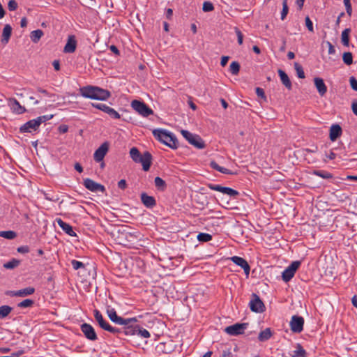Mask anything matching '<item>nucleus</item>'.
<instances>
[{
	"label": "nucleus",
	"mask_w": 357,
	"mask_h": 357,
	"mask_svg": "<svg viewBox=\"0 0 357 357\" xmlns=\"http://www.w3.org/2000/svg\"><path fill=\"white\" fill-rule=\"evenodd\" d=\"M301 261H293L284 271L282 272V278L284 282H289L294 276L296 270L299 268Z\"/></svg>",
	"instance_id": "obj_8"
},
{
	"label": "nucleus",
	"mask_w": 357,
	"mask_h": 357,
	"mask_svg": "<svg viewBox=\"0 0 357 357\" xmlns=\"http://www.w3.org/2000/svg\"><path fill=\"white\" fill-rule=\"evenodd\" d=\"M13 310V307L9 305H2L0 307V319L6 317Z\"/></svg>",
	"instance_id": "obj_35"
},
{
	"label": "nucleus",
	"mask_w": 357,
	"mask_h": 357,
	"mask_svg": "<svg viewBox=\"0 0 357 357\" xmlns=\"http://www.w3.org/2000/svg\"><path fill=\"white\" fill-rule=\"evenodd\" d=\"M153 135L158 141L173 149L178 146V142L176 136L170 132L163 129H155Z\"/></svg>",
	"instance_id": "obj_2"
},
{
	"label": "nucleus",
	"mask_w": 357,
	"mask_h": 357,
	"mask_svg": "<svg viewBox=\"0 0 357 357\" xmlns=\"http://www.w3.org/2000/svg\"><path fill=\"white\" fill-rule=\"evenodd\" d=\"M16 236V232L11 230L0 231V237L5 238L6 239L12 240L14 239Z\"/></svg>",
	"instance_id": "obj_36"
},
{
	"label": "nucleus",
	"mask_w": 357,
	"mask_h": 357,
	"mask_svg": "<svg viewBox=\"0 0 357 357\" xmlns=\"http://www.w3.org/2000/svg\"><path fill=\"white\" fill-rule=\"evenodd\" d=\"M132 108L144 117H148L153 114V111L144 102L134 100L131 102Z\"/></svg>",
	"instance_id": "obj_5"
},
{
	"label": "nucleus",
	"mask_w": 357,
	"mask_h": 357,
	"mask_svg": "<svg viewBox=\"0 0 357 357\" xmlns=\"http://www.w3.org/2000/svg\"><path fill=\"white\" fill-rule=\"evenodd\" d=\"M343 61L345 64L350 66L353 63V56L349 52H344L342 56Z\"/></svg>",
	"instance_id": "obj_40"
},
{
	"label": "nucleus",
	"mask_w": 357,
	"mask_h": 357,
	"mask_svg": "<svg viewBox=\"0 0 357 357\" xmlns=\"http://www.w3.org/2000/svg\"><path fill=\"white\" fill-rule=\"evenodd\" d=\"M93 313L95 319L98 322L100 327L103 330L110 332L113 334H118L121 332L120 328L112 326L107 321H105L99 310H94Z\"/></svg>",
	"instance_id": "obj_3"
},
{
	"label": "nucleus",
	"mask_w": 357,
	"mask_h": 357,
	"mask_svg": "<svg viewBox=\"0 0 357 357\" xmlns=\"http://www.w3.org/2000/svg\"><path fill=\"white\" fill-rule=\"evenodd\" d=\"M40 126L36 119H32L22 125L20 130L21 132H32L38 130Z\"/></svg>",
	"instance_id": "obj_18"
},
{
	"label": "nucleus",
	"mask_w": 357,
	"mask_h": 357,
	"mask_svg": "<svg viewBox=\"0 0 357 357\" xmlns=\"http://www.w3.org/2000/svg\"><path fill=\"white\" fill-rule=\"evenodd\" d=\"M92 106L107 114L112 119H119L121 115L113 108L102 103H92Z\"/></svg>",
	"instance_id": "obj_12"
},
{
	"label": "nucleus",
	"mask_w": 357,
	"mask_h": 357,
	"mask_svg": "<svg viewBox=\"0 0 357 357\" xmlns=\"http://www.w3.org/2000/svg\"><path fill=\"white\" fill-rule=\"evenodd\" d=\"M229 60V56H224L221 58V61H220V64L222 66H226V64L227 63V61Z\"/></svg>",
	"instance_id": "obj_63"
},
{
	"label": "nucleus",
	"mask_w": 357,
	"mask_h": 357,
	"mask_svg": "<svg viewBox=\"0 0 357 357\" xmlns=\"http://www.w3.org/2000/svg\"><path fill=\"white\" fill-rule=\"evenodd\" d=\"M312 174L325 179H329L333 177L331 173L324 170H314Z\"/></svg>",
	"instance_id": "obj_34"
},
{
	"label": "nucleus",
	"mask_w": 357,
	"mask_h": 357,
	"mask_svg": "<svg viewBox=\"0 0 357 357\" xmlns=\"http://www.w3.org/2000/svg\"><path fill=\"white\" fill-rule=\"evenodd\" d=\"M290 328L292 332L299 333L303 330L304 319L298 315H294L289 323Z\"/></svg>",
	"instance_id": "obj_10"
},
{
	"label": "nucleus",
	"mask_w": 357,
	"mask_h": 357,
	"mask_svg": "<svg viewBox=\"0 0 357 357\" xmlns=\"http://www.w3.org/2000/svg\"><path fill=\"white\" fill-rule=\"evenodd\" d=\"M121 332L119 333H124L126 335H134L137 334V326H125L123 329H120Z\"/></svg>",
	"instance_id": "obj_33"
},
{
	"label": "nucleus",
	"mask_w": 357,
	"mask_h": 357,
	"mask_svg": "<svg viewBox=\"0 0 357 357\" xmlns=\"http://www.w3.org/2000/svg\"><path fill=\"white\" fill-rule=\"evenodd\" d=\"M52 118H53L52 114L43 115V116H38L37 119H36V120L38 121L39 126H40V124L42 123L49 121V120L52 119Z\"/></svg>",
	"instance_id": "obj_48"
},
{
	"label": "nucleus",
	"mask_w": 357,
	"mask_h": 357,
	"mask_svg": "<svg viewBox=\"0 0 357 357\" xmlns=\"http://www.w3.org/2000/svg\"><path fill=\"white\" fill-rule=\"evenodd\" d=\"M80 329L87 340L90 341H96L98 340L95 329L91 324L84 323L80 326Z\"/></svg>",
	"instance_id": "obj_11"
},
{
	"label": "nucleus",
	"mask_w": 357,
	"mask_h": 357,
	"mask_svg": "<svg viewBox=\"0 0 357 357\" xmlns=\"http://www.w3.org/2000/svg\"><path fill=\"white\" fill-rule=\"evenodd\" d=\"M43 36V31L40 29L34 30L31 32L30 38L32 42L38 43Z\"/></svg>",
	"instance_id": "obj_32"
},
{
	"label": "nucleus",
	"mask_w": 357,
	"mask_h": 357,
	"mask_svg": "<svg viewBox=\"0 0 357 357\" xmlns=\"http://www.w3.org/2000/svg\"><path fill=\"white\" fill-rule=\"evenodd\" d=\"M207 186L212 190L220 192L225 195H227L231 197H236L239 195V192L229 187H224L220 185L208 183Z\"/></svg>",
	"instance_id": "obj_9"
},
{
	"label": "nucleus",
	"mask_w": 357,
	"mask_h": 357,
	"mask_svg": "<svg viewBox=\"0 0 357 357\" xmlns=\"http://www.w3.org/2000/svg\"><path fill=\"white\" fill-rule=\"evenodd\" d=\"M349 82L351 89L354 91H357V79L354 77H351L349 78Z\"/></svg>",
	"instance_id": "obj_54"
},
{
	"label": "nucleus",
	"mask_w": 357,
	"mask_h": 357,
	"mask_svg": "<svg viewBox=\"0 0 357 357\" xmlns=\"http://www.w3.org/2000/svg\"><path fill=\"white\" fill-rule=\"evenodd\" d=\"M314 85L321 96H324L327 92V87L323 80L320 77H315L314 79Z\"/></svg>",
	"instance_id": "obj_25"
},
{
	"label": "nucleus",
	"mask_w": 357,
	"mask_h": 357,
	"mask_svg": "<svg viewBox=\"0 0 357 357\" xmlns=\"http://www.w3.org/2000/svg\"><path fill=\"white\" fill-rule=\"evenodd\" d=\"M249 306L251 311L256 313L264 312L266 309L265 305L259 296L255 293L252 294V298L250 301Z\"/></svg>",
	"instance_id": "obj_6"
},
{
	"label": "nucleus",
	"mask_w": 357,
	"mask_h": 357,
	"mask_svg": "<svg viewBox=\"0 0 357 357\" xmlns=\"http://www.w3.org/2000/svg\"><path fill=\"white\" fill-rule=\"evenodd\" d=\"M229 70L232 75H238L240 70V64L237 61L231 62L229 66Z\"/></svg>",
	"instance_id": "obj_39"
},
{
	"label": "nucleus",
	"mask_w": 357,
	"mask_h": 357,
	"mask_svg": "<svg viewBox=\"0 0 357 357\" xmlns=\"http://www.w3.org/2000/svg\"><path fill=\"white\" fill-rule=\"evenodd\" d=\"M255 91H256V94L258 97H260L264 101L267 100L266 96L265 95V92L262 88L257 87Z\"/></svg>",
	"instance_id": "obj_49"
},
{
	"label": "nucleus",
	"mask_w": 357,
	"mask_h": 357,
	"mask_svg": "<svg viewBox=\"0 0 357 357\" xmlns=\"http://www.w3.org/2000/svg\"><path fill=\"white\" fill-rule=\"evenodd\" d=\"M294 68L296 71L297 76L299 78H301V79L305 78V73H304L303 68L298 63H297V62L294 63Z\"/></svg>",
	"instance_id": "obj_41"
},
{
	"label": "nucleus",
	"mask_w": 357,
	"mask_h": 357,
	"mask_svg": "<svg viewBox=\"0 0 357 357\" xmlns=\"http://www.w3.org/2000/svg\"><path fill=\"white\" fill-rule=\"evenodd\" d=\"M17 250L19 253L26 254V253L29 252V248L28 245H22V246L18 247Z\"/></svg>",
	"instance_id": "obj_56"
},
{
	"label": "nucleus",
	"mask_w": 357,
	"mask_h": 357,
	"mask_svg": "<svg viewBox=\"0 0 357 357\" xmlns=\"http://www.w3.org/2000/svg\"><path fill=\"white\" fill-rule=\"evenodd\" d=\"M123 323L122 325L123 326H133V324H135L138 321V319L137 317H132V318H128V319H123Z\"/></svg>",
	"instance_id": "obj_46"
},
{
	"label": "nucleus",
	"mask_w": 357,
	"mask_h": 357,
	"mask_svg": "<svg viewBox=\"0 0 357 357\" xmlns=\"http://www.w3.org/2000/svg\"><path fill=\"white\" fill-rule=\"evenodd\" d=\"M83 184L86 189L93 192H104L105 191V188L104 185L95 182L91 178H87L84 179Z\"/></svg>",
	"instance_id": "obj_13"
},
{
	"label": "nucleus",
	"mask_w": 357,
	"mask_h": 357,
	"mask_svg": "<svg viewBox=\"0 0 357 357\" xmlns=\"http://www.w3.org/2000/svg\"><path fill=\"white\" fill-rule=\"evenodd\" d=\"M210 167L218 172H220V169H221L222 167H220L216 162L211 161L210 162Z\"/></svg>",
	"instance_id": "obj_60"
},
{
	"label": "nucleus",
	"mask_w": 357,
	"mask_h": 357,
	"mask_svg": "<svg viewBox=\"0 0 357 357\" xmlns=\"http://www.w3.org/2000/svg\"><path fill=\"white\" fill-rule=\"evenodd\" d=\"M289 13L287 0H282V10L281 12V20H284Z\"/></svg>",
	"instance_id": "obj_42"
},
{
	"label": "nucleus",
	"mask_w": 357,
	"mask_h": 357,
	"mask_svg": "<svg viewBox=\"0 0 357 357\" xmlns=\"http://www.w3.org/2000/svg\"><path fill=\"white\" fill-rule=\"evenodd\" d=\"M235 32H236L237 38H238V44L239 45H242L243 39V33H241V31L238 28H235Z\"/></svg>",
	"instance_id": "obj_55"
},
{
	"label": "nucleus",
	"mask_w": 357,
	"mask_h": 357,
	"mask_svg": "<svg viewBox=\"0 0 357 357\" xmlns=\"http://www.w3.org/2000/svg\"><path fill=\"white\" fill-rule=\"evenodd\" d=\"M220 172L225 174H234V173L231 171L222 167H221V169H220Z\"/></svg>",
	"instance_id": "obj_62"
},
{
	"label": "nucleus",
	"mask_w": 357,
	"mask_h": 357,
	"mask_svg": "<svg viewBox=\"0 0 357 357\" xmlns=\"http://www.w3.org/2000/svg\"><path fill=\"white\" fill-rule=\"evenodd\" d=\"M34 292L35 288L32 287H28L18 291H8L6 292V294L10 296L25 297L33 294Z\"/></svg>",
	"instance_id": "obj_16"
},
{
	"label": "nucleus",
	"mask_w": 357,
	"mask_h": 357,
	"mask_svg": "<svg viewBox=\"0 0 357 357\" xmlns=\"http://www.w3.org/2000/svg\"><path fill=\"white\" fill-rule=\"evenodd\" d=\"M350 32H351V29H349V28L345 29L342 32L341 40H342V44L346 47H348L349 45V33H350Z\"/></svg>",
	"instance_id": "obj_31"
},
{
	"label": "nucleus",
	"mask_w": 357,
	"mask_h": 357,
	"mask_svg": "<svg viewBox=\"0 0 357 357\" xmlns=\"http://www.w3.org/2000/svg\"><path fill=\"white\" fill-rule=\"evenodd\" d=\"M34 304V301L32 299H25L17 304V306L21 308L30 307Z\"/></svg>",
	"instance_id": "obj_43"
},
{
	"label": "nucleus",
	"mask_w": 357,
	"mask_h": 357,
	"mask_svg": "<svg viewBox=\"0 0 357 357\" xmlns=\"http://www.w3.org/2000/svg\"><path fill=\"white\" fill-rule=\"evenodd\" d=\"M152 160V155L149 151H145L135 162L142 165L143 170L147 172L149 170Z\"/></svg>",
	"instance_id": "obj_15"
},
{
	"label": "nucleus",
	"mask_w": 357,
	"mask_h": 357,
	"mask_svg": "<svg viewBox=\"0 0 357 357\" xmlns=\"http://www.w3.org/2000/svg\"><path fill=\"white\" fill-rule=\"evenodd\" d=\"M342 133V128L338 124H333L330 128L329 137L332 142H335Z\"/></svg>",
	"instance_id": "obj_21"
},
{
	"label": "nucleus",
	"mask_w": 357,
	"mask_h": 357,
	"mask_svg": "<svg viewBox=\"0 0 357 357\" xmlns=\"http://www.w3.org/2000/svg\"><path fill=\"white\" fill-rule=\"evenodd\" d=\"M71 264H72L73 268L75 270H78L79 268H84V264L82 262L75 260V259L71 261Z\"/></svg>",
	"instance_id": "obj_50"
},
{
	"label": "nucleus",
	"mask_w": 357,
	"mask_h": 357,
	"mask_svg": "<svg viewBox=\"0 0 357 357\" xmlns=\"http://www.w3.org/2000/svg\"><path fill=\"white\" fill-rule=\"evenodd\" d=\"M326 45L328 47V54H335V49L334 46L332 45V43L329 41H327Z\"/></svg>",
	"instance_id": "obj_59"
},
{
	"label": "nucleus",
	"mask_w": 357,
	"mask_h": 357,
	"mask_svg": "<svg viewBox=\"0 0 357 357\" xmlns=\"http://www.w3.org/2000/svg\"><path fill=\"white\" fill-rule=\"evenodd\" d=\"M109 150V143L105 142L102 143L93 154L94 160L97 162H101Z\"/></svg>",
	"instance_id": "obj_14"
},
{
	"label": "nucleus",
	"mask_w": 357,
	"mask_h": 357,
	"mask_svg": "<svg viewBox=\"0 0 357 357\" xmlns=\"http://www.w3.org/2000/svg\"><path fill=\"white\" fill-rule=\"evenodd\" d=\"M181 132L183 137L195 147L199 149H204L205 147L204 142L199 135H194L185 130H182Z\"/></svg>",
	"instance_id": "obj_4"
},
{
	"label": "nucleus",
	"mask_w": 357,
	"mask_h": 357,
	"mask_svg": "<svg viewBox=\"0 0 357 357\" xmlns=\"http://www.w3.org/2000/svg\"><path fill=\"white\" fill-rule=\"evenodd\" d=\"M248 323H236L225 328V333L230 335H238L244 333Z\"/></svg>",
	"instance_id": "obj_7"
},
{
	"label": "nucleus",
	"mask_w": 357,
	"mask_h": 357,
	"mask_svg": "<svg viewBox=\"0 0 357 357\" xmlns=\"http://www.w3.org/2000/svg\"><path fill=\"white\" fill-rule=\"evenodd\" d=\"M305 25H306L307 29L309 30V31L313 32L314 31L313 23L308 16H307L305 17Z\"/></svg>",
	"instance_id": "obj_52"
},
{
	"label": "nucleus",
	"mask_w": 357,
	"mask_h": 357,
	"mask_svg": "<svg viewBox=\"0 0 357 357\" xmlns=\"http://www.w3.org/2000/svg\"><path fill=\"white\" fill-rule=\"evenodd\" d=\"M297 349L294 351L292 357H306V352L300 344L296 345Z\"/></svg>",
	"instance_id": "obj_37"
},
{
	"label": "nucleus",
	"mask_w": 357,
	"mask_h": 357,
	"mask_svg": "<svg viewBox=\"0 0 357 357\" xmlns=\"http://www.w3.org/2000/svg\"><path fill=\"white\" fill-rule=\"evenodd\" d=\"M8 8L10 11L15 10L17 8V3L15 0H10L8 3Z\"/></svg>",
	"instance_id": "obj_53"
},
{
	"label": "nucleus",
	"mask_w": 357,
	"mask_h": 357,
	"mask_svg": "<svg viewBox=\"0 0 357 357\" xmlns=\"http://www.w3.org/2000/svg\"><path fill=\"white\" fill-rule=\"evenodd\" d=\"M107 314L109 319L116 324L122 325L123 317L117 315L116 310L114 308L108 307L107 309Z\"/></svg>",
	"instance_id": "obj_22"
},
{
	"label": "nucleus",
	"mask_w": 357,
	"mask_h": 357,
	"mask_svg": "<svg viewBox=\"0 0 357 357\" xmlns=\"http://www.w3.org/2000/svg\"><path fill=\"white\" fill-rule=\"evenodd\" d=\"M344 3L346 7L347 13L349 16H351L352 13V8L350 0H344Z\"/></svg>",
	"instance_id": "obj_51"
},
{
	"label": "nucleus",
	"mask_w": 357,
	"mask_h": 357,
	"mask_svg": "<svg viewBox=\"0 0 357 357\" xmlns=\"http://www.w3.org/2000/svg\"><path fill=\"white\" fill-rule=\"evenodd\" d=\"M20 264H21L20 260L15 259V258H13L9 261L3 264V266L6 269L12 270V269H14V268H17V266H19Z\"/></svg>",
	"instance_id": "obj_30"
},
{
	"label": "nucleus",
	"mask_w": 357,
	"mask_h": 357,
	"mask_svg": "<svg viewBox=\"0 0 357 357\" xmlns=\"http://www.w3.org/2000/svg\"><path fill=\"white\" fill-rule=\"evenodd\" d=\"M197 239L200 242H208L212 239V236L206 233H199L197 235Z\"/></svg>",
	"instance_id": "obj_44"
},
{
	"label": "nucleus",
	"mask_w": 357,
	"mask_h": 357,
	"mask_svg": "<svg viewBox=\"0 0 357 357\" xmlns=\"http://www.w3.org/2000/svg\"><path fill=\"white\" fill-rule=\"evenodd\" d=\"M351 108L354 114L357 116V102L352 103Z\"/></svg>",
	"instance_id": "obj_64"
},
{
	"label": "nucleus",
	"mask_w": 357,
	"mask_h": 357,
	"mask_svg": "<svg viewBox=\"0 0 357 357\" xmlns=\"http://www.w3.org/2000/svg\"><path fill=\"white\" fill-rule=\"evenodd\" d=\"M142 204L149 208H152L156 205L155 199L153 196L148 195L146 192L141 194Z\"/></svg>",
	"instance_id": "obj_20"
},
{
	"label": "nucleus",
	"mask_w": 357,
	"mask_h": 357,
	"mask_svg": "<svg viewBox=\"0 0 357 357\" xmlns=\"http://www.w3.org/2000/svg\"><path fill=\"white\" fill-rule=\"evenodd\" d=\"M77 46V41L74 36H70L68 41L64 47L63 52L66 53H73L75 51Z\"/></svg>",
	"instance_id": "obj_24"
},
{
	"label": "nucleus",
	"mask_w": 357,
	"mask_h": 357,
	"mask_svg": "<svg viewBox=\"0 0 357 357\" xmlns=\"http://www.w3.org/2000/svg\"><path fill=\"white\" fill-rule=\"evenodd\" d=\"M12 34V27L10 24H6L3 29L1 36V43L4 45L7 44Z\"/></svg>",
	"instance_id": "obj_26"
},
{
	"label": "nucleus",
	"mask_w": 357,
	"mask_h": 357,
	"mask_svg": "<svg viewBox=\"0 0 357 357\" xmlns=\"http://www.w3.org/2000/svg\"><path fill=\"white\" fill-rule=\"evenodd\" d=\"M8 106L13 113L21 114L25 112L26 109L22 106L15 98H10L8 100Z\"/></svg>",
	"instance_id": "obj_19"
},
{
	"label": "nucleus",
	"mask_w": 357,
	"mask_h": 357,
	"mask_svg": "<svg viewBox=\"0 0 357 357\" xmlns=\"http://www.w3.org/2000/svg\"><path fill=\"white\" fill-rule=\"evenodd\" d=\"M220 357H233V353L231 349H227L223 350Z\"/></svg>",
	"instance_id": "obj_57"
},
{
	"label": "nucleus",
	"mask_w": 357,
	"mask_h": 357,
	"mask_svg": "<svg viewBox=\"0 0 357 357\" xmlns=\"http://www.w3.org/2000/svg\"><path fill=\"white\" fill-rule=\"evenodd\" d=\"M130 155L134 162H136L142 155L141 153L136 147H132L130 150Z\"/></svg>",
	"instance_id": "obj_38"
},
{
	"label": "nucleus",
	"mask_w": 357,
	"mask_h": 357,
	"mask_svg": "<svg viewBox=\"0 0 357 357\" xmlns=\"http://www.w3.org/2000/svg\"><path fill=\"white\" fill-rule=\"evenodd\" d=\"M154 184L155 188L159 191H165L167 188L166 182L160 177L157 176L154 179Z\"/></svg>",
	"instance_id": "obj_29"
},
{
	"label": "nucleus",
	"mask_w": 357,
	"mask_h": 357,
	"mask_svg": "<svg viewBox=\"0 0 357 357\" xmlns=\"http://www.w3.org/2000/svg\"><path fill=\"white\" fill-rule=\"evenodd\" d=\"M230 259L235 264L241 267L243 269L246 276L248 277L250 271V266L245 259L238 256H234L231 257Z\"/></svg>",
	"instance_id": "obj_17"
},
{
	"label": "nucleus",
	"mask_w": 357,
	"mask_h": 357,
	"mask_svg": "<svg viewBox=\"0 0 357 357\" xmlns=\"http://www.w3.org/2000/svg\"><path fill=\"white\" fill-rule=\"evenodd\" d=\"M79 91L83 97L93 100H106L111 96V93L108 90L98 86H83L80 88Z\"/></svg>",
	"instance_id": "obj_1"
},
{
	"label": "nucleus",
	"mask_w": 357,
	"mask_h": 357,
	"mask_svg": "<svg viewBox=\"0 0 357 357\" xmlns=\"http://www.w3.org/2000/svg\"><path fill=\"white\" fill-rule=\"evenodd\" d=\"M137 335H139L141 337L144 338L150 337L149 332L146 329L140 328L139 326H137Z\"/></svg>",
	"instance_id": "obj_45"
},
{
	"label": "nucleus",
	"mask_w": 357,
	"mask_h": 357,
	"mask_svg": "<svg viewBox=\"0 0 357 357\" xmlns=\"http://www.w3.org/2000/svg\"><path fill=\"white\" fill-rule=\"evenodd\" d=\"M278 74L282 84L285 86V87L287 89L291 90L292 88V85L287 74L281 69L278 70Z\"/></svg>",
	"instance_id": "obj_27"
},
{
	"label": "nucleus",
	"mask_w": 357,
	"mask_h": 357,
	"mask_svg": "<svg viewBox=\"0 0 357 357\" xmlns=\"http://www.w3.org/2000/svg\"><path fill=\"white\" fill-rule=\"evenodd\" d=\"M68 130V127L66 125H61L59 127V131L61 133H66Z\"/></svg>",
	"instance_id": "obj_61"
},
{
	"label": "nucleus",
	"mask_w": 357,
	"mask_h": 357,
	"mask_svg": "<svg viewBox=\"0 0 357 357\" xmlns=\"http://www.w3.org/2000/svg\"><path fill=\"white\" fill-rule=\"evenodd\" d=\"M56 222L59 225V226L65 231L67 234L70 236H76V233L73 231L72 226L69 224L63 221L61 218H56Z\"/></svg>",
	"instance_id": "obj_23"
},
{
	"label": "nucleus",
	"mask_w": 357,
	"mask_h": 357,
	"mask_svg": "<svg viewBox=\"0 0 357 357\" xmlns=\"http://www.w3.org/2000/svg\"><path fill=\"white\" fill-rule=\"evenodd\" d=\"M202 10L204 12H210L214 10V6L210 1H204L203 3Z\"/></svg>",
	"instance_id": "obj_47"
},
{
	"label": "nucleus",
	"mask_w": 357,
	"mask_h": 357,
	"mask_svg": "<svg viewBox=\"0 0 357 357\" xmlns=\"http://www.w3.org/2000/svg\"><path fill=\"white\" fill-rule=\"evenodd\" d=\"M273 335L272 331L270 328H266L264 331H261L259 335H258V340L260 342H265L269 340L271 336Z\"/></svg>",
	"instance_id": "obj_28"
},
{
	"label": "nucleus",
	"mask_w": 357,
	"mask_h": 357,
	"mask_svg": "<svg viewBox=\"0 0 357 357\" xmlns=\"http://www.w3.org/2000/svg\"><path fill=\"white\" fill-rule=\"evenodd\" d=\"M118 187L121 190H125L127 188V183L125 179H121L118 182Z\"/></svg>",
	"instance_id": "obj_58"
}]
</instances>
